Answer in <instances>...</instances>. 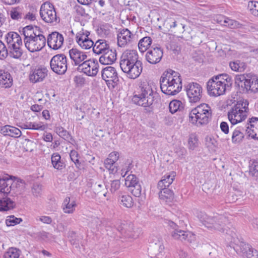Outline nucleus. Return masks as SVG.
I'll return each instance as SVG.
<instances>
[{
	"label": "nucleus",
	"instance_id": "a18cd8bd",
	"mask_svg": "<svg viewBox=\"0 0 258 258\" xmlns=\"http://www.w3.org/2000/svg\"><path fill=\"white\" fill-rule=\"evenodd\" d=\"M21 128L24 129L34 130H41L44 131L46 128L44 125L37 123L35 122H29L23 124L21 126Z\"/></svg>",
	"mask_w": 258,
	"mask_h": 258
},
{
	"label": "nucleus",
	"instance_id": "7ed1b4c3",
	"mask_svg": "<svg viewBox=\"0 0 258 258\" xmlns=\"http://www.w3.org/2000/svg\"><path fill=\"white\" fill-rule=\"evenodd\" d=\"M212 110L207 104L202 103L192 109L189 113V120L193 124L204 125L212 118Z\"/></svg>",
	"mask_w": 258,
	"mask_h": 258
},
{
	"label": "nucleus",
	"instance_id": "864d4df0",
	"mask_svg": "<svg viewBox=\"0 0 258 258\" xmlns=\"http://www.w3.org/2000/svg\"><path fill=\"white\" fill-rule=\"evenodd\" d=\"M132 194L136 197H140L142 195V186L141 183L128 188Z\"/></svg>",
	"mask_w": 258,
	"mask_h": 258
},
{
	"label": "nucleus",
	"instance_id": "6e6d98bb",
	"mask_svg": "<svg viewBox=\"0 0 258 258\" xmlns=\"http://www.w3.org/2000/svg\"><path fill=\"white\" fill-rule=\"evenodd\" d=\"M180 32L182 34L181 38L184 40L186 41H189L193 39L194 36L192 34H191L192 31L190 28L187 29L186 30L184 28L182 30V31H180Z\"/></svg>",
	"mask_w": 258,
	"mask_h": 258
},
{
	"label": "nucleus",
	"instance_id": "3c124183",
	"mask_svg": "<svg viewBox=\"0 0 258 258\" xmlns=\"http://www.w3.org/2000/svg\"><path fill=\"white\" fill-rule=\"evenodd\" d=\"M250 84L249 85L248 91L252 92H258V79L255 76L249 78Z\"/></svg>",
	"mask_w": 258,
	"mask_h": 258
},
{
	"label": "nucleus",
	"instance_id": "e2e57ef3",
	"mask_svg": "<svg viewBox=\"0 0 258 258\" xmlns=\"http://www.w3.org/2000/svg\"><path fill=\"white\" fill-rule=\"evenodd\" d=\"M225 20H224V24H223V26H227L230 28L235 29L238 27L240 25L237 21L230 19L228 18H227Z\"/></svg>",
	"mask_w": 258,
	"mask_h": 258
},
{
	"label": "nucleus",
	"instance_id": "9d476101",
	"mask_svg": "<svg viewBox=\"0 0 258 258\" xmlns=\"http://www.w3.org/2000/svg\"><path fill=\"white\" fill-rule=\"evenodd\" d=\"M167 225L173 230L171 232L172 237L177 240L181 241H186L191 242V235L187 231H184L180 229L181 225H178L177 223L171 220H167L166 222Z\"/></svg>",
	"mask_w": 258,
	"mask_h": 258
},
{
	"label": "nucleus",
	"instance_id": "f257e3e1",
	"mask_svg": "<svg viewBox=\"0 0 258 258\" xmlns=\"http://www.w3.org/2000/svg\"><path fill=\"white\" fill-rule=\"evenodd\" d=\"M160 84L162 92L167 95H175L182 89L180 74L172 70L163 74L160 79Z\"/></svg>",
	"mask_w": 258,
	"mask_h": 258
},
{
	"label": "nucleus",
	"instance_id": "dca6fc26",
	"mask_svg": "<svg viewBox=\"0 0 258 258\" xmlns=\"http://www.w3.org/2000/svg\"><path fill=\"white\" fill-rule=\"evenodd\" d=\"M246 78L244 75H237L235 78V86L240 93H247L250 84L249 77Z\"/></svg>",
	"mask_w": 258,
	"mask_h": 258
},
{
	"label": "nucleus",
	"instance_id": "ddd939ff",
	"mask_svg": "<svg viewBox=\"0 0 258 258\" xmlns=\"http://www.w3.org/2000/svg\"><path fill=\"white\" fill-rule=\"evenodd\" d=\"M225 85V84L214 81L211 78L207 82L208 92L211 96L216 97L223 95L226 90L224 87Z\"/></svg>",
	"mask_w": 258,
	"mask_h": 258
},
{
	"label": "nucleus",
	"instance_id": "aec40b11",
	"mask_svg": "<svg viewBox=\"0 0 258 258\" xmlns=\"http://www.w3.org/2000/svg\"><path fill=\"white\" fill-rule=\"evenodd\" d=\"M22 33L24 36V42H25L28 39L33 38L34 36H38L42 33V31L38 26L33 27L32 25H28L23 28Z\"/></svg>",
	"mask_w": 258,
	"mask_h": 258
},
{
	"label": "nucleus",
	"instance_id": "39448f33",
	"mask_svg": "<svg viewBox=\"0 0 258 258\" xmlns=\"http://www.w3.org/2000/svg\"><path fill=\"white\" fill-rule=\"evenodd\" d=\"M40 16L47 23H57L59 22V18L56 16L54 6L49 2H45L41 5Z\"/></svg>",
	"mask_w": 258,
	"mask_h": 258
},
{
	"label": "nucleus",
	"instance_id": "c9c22d12",
	"mask_svg": "<svg viewBox=\"0 0 258 258\" xmlns=\"http://www.w3.org/2000/svg\"><path fill=\"white\" fill-rule=\"evenodd\" d=\"M184 108V104L179 100H173L169 104V110L172 114L177 111H182Z\"/></svg>",
	"mask_w": 258,
	"mask_h": 258
},
{
	"label": "nucleus",
	"instance_id": "0eeeda50",
	"mask_svg": "<svg viewBox=\"0 0 258 258\" xmlns=\"http://www.w3.org/2000/svg\"><path fill=\"white\" fill-rule=\"evenodd\" d=\"M101 76L110 89H113L119 82V78L116 69L109 66L103 68L101 71Z\"/></svg>",
	"mask_w": 258,
	"mask_h": 258
},
{
	"label": "nucleus",
	"instance_id": "9b49d317",
	"mask_svg": "<svg viewBox=\"0 0 258 258\" xmlns=\"http://www.w3.org/2000/svg\"><path fill=\"white\" fill-rule=\"evenodd\" d=\"M163 56V50L159 45H153L149 48L146 54L147 61L152 64L159 63Z\"/></svg>",
	"mask_w": 258,
	"mask_h": 258
},
{
	"label": "nucleus",
	"instance_id": "7c9ffc66",
	"mask_svg": "<svg viewBox=\"0 0 258 258\" xmlns=\"http://www.w3.org/2000/svg\"><path fill=\"white\" fill-rule=\"evenodd\" d=\"M120 58L134 63H137L140 61L138 59L139 56L138 52L136 50H127L125 51L122 53Z\"/></svg>",
	"mask_w": 258,
	"mask_h": 258
},
{
	"label": "nucleus",
	"instance_id": "603ef678",
	"mask_svg": "<svg viewBox=\"0 0 258 258\" xmlns=\"http://www.w3.org/2000/svg\"><path fill=\"white\" fill-rule=\"evenodd\" d=\"M22 221V219L21 218H16L14 215H11L8 217L6 220V224L7 226H11L19 224Z\"/></svg>",
	"mask_w": 258,
	"mask_h": 258
},
{
	"label": "nucleus",
	"instance_id": "f03ea898",
	"mask_svg": "<svg viewBox=\"0 0 258 258\" xmlns=\"http://www.w3.org/2000/svg\"><path fill=\"white\" fill-rule=\"evenodd\" d=\"M158 94L154 92L148 82H141L132 98V102L144 107H151L154 102H157Z\"/></svg>",
	"mask_w": 258,
	"mask_h": 258
},
{
	"label": "nucleus",
	"instance_id": "c756f323",
	"mask_svg": "<svg viewBox=\"0 0 258 258\" xmlns=\"http://www.w3.org/2000/svg\"><path fill=\"white\" fill-rule=\"evenodd\" d=\"M15 207V203L7 196L0 199V211H9Z\"/></svg>",
	"mask_w": 258,
	"mask_h": 258
},
{
	"label": "nucleus",
	"instance_id": "774afa93",
	"mask_svg": "<svg viewBox=\"0 0 258 258\" xmlns=\"http://www.w3.org/2000/svg\"><path fill=\"white\" fill-rule=\"evenodd\" d=\"M42 190L41 185L38 183H34L32 187V192L35 197H38L40 195Z\"/></svg>",
	"mask_w": 258,
	"mask_h": 258
},
{
	"label": "nucleus",
	"instance_id": "412c9836",
	"mask_svg": "<svg viewBox=\"0 0 258 258\" xmlns=\"http://www.w3.org/2000/svg\"><path fill=\"white\" fill-rule=\"evenodd\" d=\"M116 60L115 50L112 49L102 53L99 58V62L102 64L108 65L112 64Z\"/></svg>",
	"mask_w": 258,
	"mask_h": 258
},
{
	"label": "nucleus",
	"instance_id": "49530a36",
	"mask_svg": "<svg viewBox=\"0 0 258 258\" xmlns=\"http://www.w3.org/2000/svg\"><path fill=\"white\" fill-rule=\"evenodd\" d=\"M22 45H15V47H8L12 57L14 58H19L23 54V50L21 48Z\"/></svg>",
	"mask_w": 258,
	"mask_h": 258
},
{
	"label": "nucleus",
	"instance_id": "473e14b6",
	"mask_svg": "<svg viewBox=\"0 0 258 258\" xmlns=\"http://www.w3.org/2000/svg\"><path fill=\"white\" fill-rule=\"evenodd\" d=\"M164 26H166L167 28L169 27L171 29L176 27L177 29L174 32H177L178 33H180V31H182L185 26V25H183L181 23H179V22L171 18L165 21L164 23Z\"/></svg>",
	"mask_w": 258,
	"mask_h": 258
},
{
	"label": "nucleus",
	"instance_id": "5fc2aeb1",
	"mask_svg": "<svg viewBox=\"0 0 258 258\" xmlns=\"http://www.w3.org/2000/svg\"><path fill=\"white\" fill-rule=\"evenodd\" d=\"M69 241L72 245L75 246L76 248H79V239L76 236V233L74 231H71L69 234Z\"/></svg>",
	"mask_w": 258,
	"mask_h": 258
},
{
	"label": "nucleus",
	"instance_id": "bb28decb",
	"mask_svg": "<svg viewBox=\"0 0 258 258\" xmlns=\"http://www.w3.org/2000/svg\"><path fill=\"white\" fill-rule=\"evenodd\" d=\"M13 81V78L9 73L0 70V85L5 88H9L12 86Z\"/></svg>",
	"mask_w": 258,
	"mask_h": 258
},
{
	"label": "nucleus",
	"instance_id": "13d9d810",
	"mask_svg": "<svg viewBox=\"0 0 258 258\" xmlns=\"http://www.w3.org/2000/svg\"><path fill=\"white\" fill-rule=\"evenodd\" d=\"M98 33L102 36H107L110 33L109 26L107 24L101 25L97 29Z\"/></svg>",
	"mask_w": 258,
	"mask_h": 258
},
{
	"label": "nucleus",
	"instance_id": "b1692460",
	"mask_svg": "<svg viewBox=\"0 0 258 258\" xmlns=\"http://www.w3.org/2000/svg\"><path fill=\"white\" fill-rule=\"evenodd\" d=\"M151 250L158 252L156 254L161 253L164 249L163 239L160 235H153L151 237Z\"/></svg>",
	"mask_w": 258,
	"mask_h": 258
},
{
	"label": "nucleus",
	"instance_id": "72a5a7b5",
	"mask_svg": "<svg viewBox=\"0 0 258 258\" xmlns=\"http://www.w3.org/2000/svg\"><path fill=\"white\" fill-rule=\"evenodd\" d=\"M11 181L8 176L0 178V192L8 195L12 190Z\"/></svg>",
	"mask_w": 258,
	"mask_h": 258
},
{
	"label": "nucleus",
	"instance_id": "1a4fd4ad",
	"mask_svg": "<svg viewBox=\"0 0 258 258\" xmlns=\"http://www.w3.org/2000/svg\"><path fill=\"white\" fill-rule=\"evenodd\" d=\"M26 48L30 52H34L41 50L46 44V38L42 34L24 42Z\"/></svg>",
	"mask_w": 258,
	"mask_h": 258
},
{
	"label": "nucleus",
	"instance_id": "69168bd1",
	"mask_svg": "<svg viewBox=\"0 0 258 258\" xmlns=\"http://www.w3.org/2000/svg\"><path fill=\"white\" fill-rule=\"evenodd\" d=\"M8 50L5 44L0 40V59H4L8 55Z\"/></svg>",
	"mask_w": 258,
	"mask_h": 258
},
{
	"label": "nucleus",
	"instance_id": "0e129e2a",
	"mask_svg": "<svg viewBox=\"0 0 258 258\" xmlns=\"http://www.w3.org/2000/svg\"><path fill=\"white\" fill-rule=\"evenodd\" d=\"M248 8L249 9L251 13L254 16H256L258 13V2L250 1L248 2Z\"/></svg>",
	"mask_w": 258,
	"mask_h": 258
},
{
	"label": "nucleus",
	"instance_id": "09e8293b",
	"mask_svg": "<svg viewBox=\"0 0 258 258\" xmlns=\"http://www.w3.org/2000/svg\"><path fill=\"white\" fill-rule=\"evenodd\" d=\"M55 132L58 135L65 140L69 141L72 139L69 133L61 126H58L55 128Z\"/></svg>",
	"mask_w": 258,
	"mask_h": 258
},
{
	"label": "nucleus",
	"instance_id": "c03bdc74",
	"mask_svg": "<svg viewBox=\"0 0 258 258\" xmlns=\"http://www.w3.org/2000/svg\"><path fill=\"white\" fill-rule=\"evenodd\" d=\"M21 251L15 247L9 248L3 256V258H19Z\"/></svg>",
	"mask_w": 258,
	"mask_h": 258
},
{
	"label": "nucleus",
	"instance_id": "6e6552de",
	"mask_svg": "<svg viewBox=\"0 0 258 258\" xmlns=\"http://www.w3.org/2000/svg\"><path fill=\"white\" fill-rule=\"evenodd\" d=\"M186 94L190 103L199 102L202 97L203 88L197 83H190L185 87Z\"/></svg>",
	"mask_w": 258,
	"mask_h": 258
},
{
	"label": "nucleus",
	"instance_id": "79ce46f5",
	"mask_svg": "<svg viewBox=\"0 0 258 258\" xmlns=\"http://www.w3.org/2000/svg\"><path fill=\"white\" fill-rule=\"evenodd\" d=\"M245 247L242 250L243 254H245L247 258H258V251L253 249L248 244H245Z\"/></svg>",
	"mask_w": 258,
	"mask_h": 258
},
{
	"label": "nucleus",
	"instance_id": "2f4dec72",
	"mask_svg": "<svg viewBox=\"0 0 258 258\" xmlns=\"http://www.w3.org/2000/svg\"><path fill=\"white\" fill-rule=\"evenodd\" d=\"M51 159L52 165L55 169L61 170L66 167V164L61 160V156L58 153L52 154Z\"/></svg>",
	"mask_w": 258,
	"mask_h": 258
},
{
	"label": "nucleus",
	"instance_id": "e433bc0d",
	"mask_svg": "<svg viewBox=\"0 0 258 258\" xmlns=\"http://www.w3.org/2000/svg\"><path fill=\"white\" fill-rule=\"evenodd\" d=\"M62 205L64 212L68 214L73 213L77 206L76 202L74 200L71 201L70 198L69 197L66 198Z\"/></svg>",
	"mask_w": 258,
	"mask_h": 258
},
{
	"label": "nucleus",
	"instance_id": "20e7f679",
	"mask_svg": "<svg viewBox=\"0 0 258 258\" xmlns=\"http://www.w3.org/2000/svg\"><path fill=\"white\" fill-rule=\"evenodd\" d=\"M203 225L209 229H214L222 233H225L231 237L235 235V233L232 230L228 229L226 224L228 220L226 217L223 215H217L214 217H209L207 215L201 220Z\"/></svg>",
	"mask_w": 258,
	"mask_h": 258
},
{
	"label": "nucleus",
	"instance_id": "58836bf2",
	"mask_svg": "<svg viewBox=\"0 0 258 258\" xmlns=\"http://www.w3.org/2000/svg\"><path fill=\"white\" fill-rule=\"evenodd\" d=\"M249 103L247 100L241 99L237 102L231 108L233 111H244L246 113L247 111L248 110V106Z\"/></svg>",
	"mask_w": 258,
	"mask_h": 258
},
{
	"label": "nucleus",
	"instance_id": "393cba45",
	"mask_svg": "<svg viewBox=\"0 0 258 258\" xmlns=\"http://www.w3.org/2000/svg\"><path fill=\"white\" fill-rule=\"evenodd\" d=\"M111 49L109 44L104 39H99L96 41L93 47L94 53L97 54H102Z\"/></svg>",
	"mask_w": 258,
	"mask_h": 258
},
{
	"label": "nucleus",
	"instance_id": "a19ab883",
	"mask_svg": "<svg viewBox=\"0 0 258 258\" xmlns=\"http://www.w3.org/2000/svg\"><path fill=\"white\" fill-rule=\"evenodd\" d=\"M229 66L231 70L235 72H243L247 66L244 62L237 60L235 61L230 62L229 63Z\"/></svg>",
	"mask_w": 258,
	"mask_h": 258
},
{
	"label": "nucleus",
	"instance_id": "052dcab7",
	"mask_svg": "<svg viewBox=\"0 0 258 258\" xmlns=\"http://www.w3.org/2000/svg\"><path fill=\"white\" fill-rule=\"evenodd\" d=\"M116 161V157H115L114 159H112L111 158H107L104 161L105 167L109 170H110L111 172H113L115 167L114 164Z\"/></svg>",
	"mask_w": 258,
	"mask_h": 258
},
{
	"label": "nucleus",
	"instance_id": "338daca9",
	"mask_svg": "<svg viewBox=\"0 0 258 258\" xmlns=\"http://www.w3.org/2000/svg\"><path fill=\"white\" fill-rule=\"evenodd\" d=\"M249 173L252 176H258V162L254 161L251 165L249 166Z\"/></svg>",
	"mask_w": 258,
	"mask_h": 258
},
{
	"label": "nucleus",
	"instance_id": "de8ad7c7",
	"mask_svg": "<svg viewBox=\"0 0 258 258\" xmlns=\"http://www.w3.org/2000/svg\"><path fill=\"white\" fill-rule=\"evenodd\" d=\"M140 183L138 178L134 174L128 175L125 179V185L128 188Z\"/></svg>",
	"mask_w": 258,
	"mask_h": 258
},
{
	"label": "nucleus",
	"instance_id": "4d7b16f0",
	"mask_svg": "<svg viewBox=\"0 0 258 258\" xmlns=\"http://www.w3.org/2000/svg\"><path fill=\"white\" fill-rule=\"evenodd\" d=\"M90 35V32L89 31L82 29V30L76 34V42L77 43H78V42H80L83 39L86 37H88Z\"/></svg>",
	"mask_w": 258,
	"mask_h": 258
},
{
	"label": "nucleus",
	"instance_id": "f704fd0d",
	"mask_svg": "<svg viewBox=\"0 0 258 258\" xmlns=\"http://www.w3.org/2000/svg\"><path fill=\"white\" fill-rule=\"evenodd\" d=\"M160 190V191L159 193V197L160 200L166 203H169L173 201L174 199V194L171 189L167 188Z\"/></svg>",
	"mask_w": 258,
	"mask_h": 258
},
{
	"label": "nucleus",
	"instance_id": "4468645a",
	"mask_svg": "<svg viewBox=\"0 0 258 258\" xmlns=\"http://www.w3.org/2000/svg\"><path fill=\"white\" fill-rule=\"evenodd\" d=\"M47 73L48 70L44 67L32 68L29 74V80L33 83L42 82L47 76Z\"/></svg>",
	"mask_w": 258,
	"mask_h": 258
},
{
	"label": "nucleus",
	"instance_id": "a211bd4d",
	"mask_svg": "<svg viewBox=\"0 0 258 258\" xmlns=\"http://www.w3.org/2000/svg\"><path fill=\"white\" fill-rule=\"evenodd\" d=\"M246 125L247 126L246 127L245 131L248 136L253 139L258 140V118L252 117L249 118Z\"/></svg>",
	"mask_w": 258,
	"mask_h": 258
},
{
	"label": "nucleus",
	"instance_id": "4be33fe9",
	"mask_svg": "<svg viewBox=\"0 0 258 258\" xmlns=\"http://www.w3.org/2000/svg\"><path fill=\"white\" fill-rule=\"evenodd\" d=\"M247 116L244 111H233L232 108L228 112V117L229 120L232 125L236 124L244 120Z\"/></svg>",
	"mask_w": 258,
	"mask_h": 258
},
{
	"label": "nucleus",
	"instance_id": "423d86ee",
	"mask_svg": "<svg viewBox=\"0 0 258 258\" xmlns=\"http://www.w3.org/2000/svg\"><path fill=\"white\" fill-rule=\"evenodd\" d=\"M50 66L52 71L58 75H63L67 70L66 56L62 53L54 55L50 60Z\"/></svg>",
	"mask_w": 258,
	"mask_h": 258
},
{
	"label": "nucleus",
	"instance_id": "680f3d73",
	"mask_svg": "<svg viewBox=\"0 0 258 258\" xmlns=\"http://www.w3.org/2000/svg\"><path fill=\"white\" fill-rule=\"evenodd\" d=\"M134 64V63L120 58V67L122 71L125 73L127 71V70L131 69V67Z\"/></svg>",
	"mask_w": 258,
	"mask_h": 258
},
{
	"label": "nucleus",
	"instance_id": "bf43d9fd",
	"mask_svg": "<svg viewBox=\"0 0 258 258\" xmlns=\"http://www.w3.org/2000/svg\"><path fill=\"white\" fill-rule=\"evenodd\" d=\"M12 190H15V188H20L21 190L23 189L25 187V182L23 180L17 179L11 182Z\"/></svg>",
	"mask_w": 258,
	"mask_h": 258
},
{
	"label": "nucleus",
	"instance_id": "37998d69",
	"mask_svg": "<svg viewBox=\"0 0 258 258\" xmlns=\"http://www.w3.org/2000/svg\"><path fill=\"white\" fill-rule=\"evenodd\" d=\"M10 16L13 20L20 21L22 19H24L23 10L19 7L13 8L10 11Z\"/></svg>",
	"mask_w": 258,
	"mask_h": 258
},
{
	"label": "nucleus",
	"instance_id": "2eb2a0df",
	"mask_svg": "<svg viewBox=\"0 0 258 258\" xmlns=\"http://www.w3.org/2000/svg\"><path fill=\"white\" fill-rule=\"evenodd\" d=\"M63 41L64 38L62 35L56 31L49 34L47 39L48 46L54 50L60 48Z\"/></svg>",
	"mask_w": 258,
	"mask_h": 258
},
{
	"label": "nucleus",
	"instance_id": "cd10ccee",
	"mask_svg": "<svg viewBox=\"0 0 258 258\" xmlns=\"http://www.w3.org/2000/svg\"><path fill=\"white\" fill-rule=\"evenodd\" d=\"M118 201L120 205L127 208H131L134 205L132 197L126 193L119 192L118 193Z\"/></svg>",
	"mask_w": 258,
	"mask_h": 258
},
{
	"label": "nucleus",
	"instance_id": "c85d7f7f",
	"mask_svg": "<svg viewBox=\"0 0 258 258\" xmlns=\"http://www.w3.org/2000/svg\"><path fill=\"white\" fill-rule=\"evenodd\" d=\"M175 176V172H173L170 174L165 175L158 183V188L159 189L167 188V187L173 182Z\"/></svg>",
	"mask_w": 258,
	"mask_h": 258
},
{
	"label": "nucleus",
	"instance_id": "ea45409f",
	"mask_svg": "<svg viewBox=\"0 0 258 258\" xmlns=\"http://www.w3.org/2000/svg\"><path fill=\"white\" fill-rule=\"evenodd\" d=\"M152 40L150 37L146 36L142 38L138 43V47L141 52H144L148 50L151 45Z\"/></svg>",
	"mask_w": 258,
	"mask_h": 258
},
{
	"label": "nucleus",
	"instance_id": "8fccbe9b",
	"mask_svg": "<svg viewBox=\"0 0 258 258\" xmlns=\"http://www.w3.org/2000/svg\"><path fill=\"white\" fill-rule=\"evenodd\" d=\"M37 14V9L32 7L30 8V11L28 13H24V19L33 21L36 20Z\"/></svg>",
	"mask_w": 258,
	"mask_h": 258
},
{
	"label": "nucleus",
	"instance_id": "f3484780",
	"mask_svg": "<svg viewBox=\"0 0 258 258\" xmlns=\"http://www.w3.org/2000/svg\"><path fill=\"white\" fill-rule=\"evenodd\" d=\"M135 35L127 29L120 30L117 34V44L120 47H123L131 43Z\"/></svg>",
	"mask_w": 258,
	"mask_h": 258
},
{
	"label": "nucleus",
	"instance_id": "5701e85b",
	"mask_svg": "<svg viewBox=\"0 0 258 258\" xmlns=\"http://www.w3.org/2000/svg\"><path fill=\"white\" fill-rule=\"evenodd\" d=\"M8 47H15V45H22L20 36L15 32H9L5 36Z\"/></svg>",
	"mask_w": 258,
	"mask_h": 258
},
{
	"label": "nucleus",
	"instance_id": "a878e982",
	"mask_svg": "<svg viewBox=\"0 0 258 258\" xmlns=\"http://www.w3.org/2000/svg\"><path fill=\"white\" fill-rule=\"evenodd\" d=\"M143 64L141 61H139L137 63H135L133 66L131 67V69L127 70V71L125 73L127 74L128 78L133 79H136L138 78L142 72Z\"/></svg>",
	"mask_w": 258,
	"mask_h": 258
},
{
	"label": "nucleus",
	"instance_id": "6ab92c4d",
	"mask_svg": "<svg viewBox=\"0 0 258 258\" xmlns=\"http://www.w3.org/2000/svg\"><path fill=\"white\" fill-rule=\"evenodd\" d=\"M69 55L71 59L74 61V64L79 66L87 57L85 52L76 48H73L69 50Z\"/></svg>",
	"mask_w": 258,
	"mask_h": 258
},
{
	"label": "nucleus",
	"instance_id": "f8f14e48",
	"mask_svg": "<svg viewBox=\"0 0 258 258\" xmlns=\"http://www.w3.org/2000/svg\"><path fill=\"white\" fill-rule=\"evenodd\" d=\"M99 64L96 59H89L83 61L78 68L88 76H96L98 72Z\"/></svg>",
	"mask_w": 258,
	"mask_h": 258
},
{
	"label": "nucleus",
	"instance_id": "4c0bfd02",
	"mask_svg": "<svg viewBox=\"0 0 258 258\" xmlns=\"http://www.w3.org/2000/svg\"><path fill=\"white\" fill-rule=\"evenodd\" d=\"M245 128L241 127H237L233 132L232 136V142L233 144H239L244 139V136L243 131Z\"/></svg>",
	"mask_w": 258,
	"mask_h": 258
}]
</instances>
